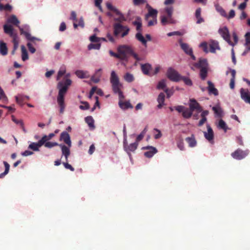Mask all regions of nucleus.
I'll list each match as a JSON object with an SVG mask.
<instances>
[{
	"instance_id": "nucleus-1",
	"label": "nucleus",
	"mask_w": 250,
	"mask_h": 250,
	"mask_svg": "<svg viewBox=\"0 0 250 250\" xmlns=\"http://www.w3.org/2000/svg\"><path fill=\"white\" fill-rule=\"evenodd\" d=\"M110 82L111 83L114 93L118 95L119 99L118 104L120 107L123 110L132 108L133 106L131 104L129 101H123V100L125 98L124 95L121 90V88L123 87V84L120 82L118 76L114 71H112L111 72Z\"/></svg>"
},
{
	"instance_id": "nucleus-2",
	"label": "nucleus",
	"mask_w": 250,
	"mask_h": 250,
	"mask_svg": "<svg viewBox=\"0 0 250 250\" xmlns=\"http://www.w3.org/2000/svg\"><path fill=\"white\" fill-rule=\"evenodd\" d=\"M71 83L72 81L70 79H66L65 82H59L58 83L57 88L59 89V92L57 101L60 107V112L61 113H63L64 112L65 108L64 96Z\"/></svg>"
},
{
	"instance_id": "nucleus-3",
	"label": "nucleus",
	"mask_w": 250,
	"mask_h": 250,
	"mask_svg": "<svg viewBox=\"0 0 250 250\" xmlns=\"http://www.w3.org/2000/svg\"><path fill=\"white\" fill-rule=\"evenodd\" d=\"M118 53L121 55L120 59L122 61L127 62L128 61V55L132 56L136 60L140 61L141 58L139 57L132 49V48L127 45H120L117 48Z\"/></svg>"
},
{
	"instance_id": "nucleus-4",
	"label": "nucleus",
	"mask_w": 250,
	"mask_h": 250,
	"mask_svg": "<svg viewBox=\"0 0 250 250\" xmlns=\"http://www.w3.org/2000/svg\"><path fill=\"white\" fill-rule=\"evenodd\" d=\"M218 33L230 45L234 46L236 44L238 41V38L235 32L232 33V37L233 39L234 42H231L230 41V36L229 31L227 26H224L222 28H220L218 30Z\"/></svg>"
},
{
	"instance_id": "nucleus-5",
	"label": "nucleus",
	"mask_w": 250,
	"mask_h": 250,
	"mask_svg": "<svg viewBox=\"0 0 250 250\" xmlns=\"http://www.w3.org/2000/svg\"><path fill=\"white\" fill-rule=\"evenodd\" d=\"M113 24V33L115 36H118L121 34V37L124 38L128 35L130 28L127 26H124L121 23V21H117Z\"/></svg>"
},
{
	"instance_id": "nucleus-6",
	"label": "nucleus",
	"mask_w": 250,
	"mask_h": 250,
	"mask_svg": "<svg viewBox=\"0 0 250 250\" xmlns=\"http://www.w3.org/2000/svg\"><path fill=\"white\" fill-rule=\"evenodd\" d=\"M138 143L137 142H134L129 145L128 144L127 140L123 141V146L125 151L127 153L129 158L131 160V152H134L137 148Z\"/></svg>"
},
{
	"instance_id": "nucleus-7",
	"label": "nucleus",
	"mask_w": 250,
	"mask_h": 250,
	"mask_svg": "<svg viewBox=\"0 0 250 250\" xmlns=\"http://www.w3.org/2000/svg\"><path fill=\"white\" fill-rule=\"evenodd\" d=\"M167 77L173 82H178L181 80L182 76L175 69L169 67L167 71Z\"/></svg>"
},
{
	"instance_id": "nucleus-8",
	"label": "nucleus",
	"mask_w": 250,
	"mask_h": 250,
	"mask_svg": "<svg viewBox=\"0 0 250 250\" xmlns=\"http://www.w3.org/2000/svg\"><path fill=\"white\" fill-rule=\"evenodd\" d=\"M106 6L107 8L115 13V14L119 16L118 18H115L114 19V21H125V19L124 16V15L115 7L113 6L111 3L109 2H107L106 4Z\"/></svg>"
},
{
	"instance_id": "nucleus-9",
	"label": "nucleus",
	"mask_w": 250,
	"mask_h": 250,
	"mask_svg": "<svg viewBox=\"0 0 250 250\" xmlns=\"http://www.w3.org/2000/svg\"><path fill=\"white\" fill-rule=\"evenodd\" d=\"M249 153L248 150H243L241 149H237L231 154V156L234 159L240 160L245 158L249 154Z\"/></svg>"
},
{
	"instance_id": "nucleus-10",
	"label": "nucleus",
	"mask_w": 250,
	"mask_h": 250,
	"mask_svg": "<svg viewBox=\"0 0 250 250\" xmlns=\"http://www.w3.org/2000/svg\"><path fill=\"white\" fill-rule=\"evenodd\" d=\"M142 149L147 150L145 152L144 155L149 158L152 157L158 151L156 148L150 146L143 147Z\"/></svg>"
},
{
	"instance_id": "nucleus-11",
	"label": "nucleus",
	"mask_w": 250,
	"mask_h": 250,
	"mask_svg": "<svg viewBox=\"0 0 250 250\" xmlns=\"http://www.w3.org/2000/svg\"><path fill=\"white\" fill-rule=\"evenodd\" d=\"M208 63L207 60L206 59L200 58L198 62L192 63V66H191V69L194 70V67L200 68L201 69L203 68H208Z\"/></svg>"
},
{
	"instance_id": "nucleus-12",
	"label": "nucleus",
	"mask_w": 250,
	"mask_h": 250,
	"mask_svg": "<svg viewBox=\"0 0 250 250\" xmlns=\"http://www.w3.org/2000/svg\"><path fill=\"white\" fill-rule=\"evenodd\" d=\"M148 10V13L145 16L146 20H147L149 17H152V19L157 18L158 11L156 9H153L149 4L146 6Z\"/></svg>"
},
{
	"instance_id": "nucleus-13",
	"label": "nucleus",
	"mask_w": 250,
	"mask_h": 250,
	"mask_svg": "<svg viewBox=\"0 0 250 250\" xmlns=\"http://www.w3.org/2000/svg\"><path fill=\"white\" fill-rule=\"evenodd\" d=\"M189 102V109L193 112L195 110H197L198 112H200L202 111V107L195 99H190Z\"/></svg>"
},
{
	"instance_id": "nucleus-14",
	"label": "nucleus",
	"mask_w": 250,
	"mask_h": 250,
	"mask_svg": "<svg viewBox=\"0 0 250 250\" xmlns=\"http://www.w3.org/2000/svg\"><path fill=\"white\" fill-rule=\"evenodd\" d=\"M207 132H204L205 138L209 142L213 141L214 139V133L211 126L209 125H207Z\"/></svg>"
},
{
	"instance_id": "nucleus-15",
	"label": "nucleus",
	"mask_w": 250,
	"mask_h": 250,
	"mask_svg": "<svg viewBox=\"0 0 250 250\" xmlns=\"http://www.w3.org/2000/svg\"><path fill=\"white\" fill-rule=\"evenodd\" d=\"M60 141H62L69 147L71 146V141L69 134L66 131H63L61 133L60 137Z\"/></svg>"
},
{
	"instance_id": "nucleus-16",
	"label": "nucleus",
	"mask_w": 250,
	"mask_h": 250,
	"mask_svg": "<svg viewBox=\"0 0 250 250\" xmlns=\"http://www.w3.org/2000/svg\"><path fill=\"white\" fill-rule=\"evenodd\" d=\"M240 93L241 99L246 103L250 104V94L249 93L248 90L241 88L240 89Z\"/></svg>"
},
{
	"instance_id": "nucleus-17",
	"label": "nucleus",
	"mask_w": 250,
	"mask_h": 250,
	"mask_svg": "<svg viewBox=\"0 0 250 250\" xmlns=\"http://www.w3.org/2000/svg\"><path fill=\"white\" fill-rule=\"evenodd\" d=\"M18 27L20 30L21 34L24 35L26 39L27 40L30 41H34V40L38 41H41V40L40 39L37 38L35 37H32L30 33H29L28 32H27L26 31H25L23 30V28L21 27L19 25Z\"/></svg>"
},
{
	"instance_id": "nucleus-18",
	"label": "nucleus",
	"mask_w": 250,
	"mask_h": 250,
	"mask_svg": "<svg viewBox=\"0 0 250 250\" xmlns=\"http://www.w3.org/2000/svg\"><path fill=\"white\" fill-rule=\"evenodd\" d=\"M179 43L181 49L187 55H188L193 51L192 48L188 43L183 42L181 40L179 41Z\"/></svg>"
},
{
	"instance_id": "nucleus-19",
	"label": "nucleus",
	"mask_w": 250,
	"mask_h": 250,
	"mask_svg": "<svg viewBox=\"0 0 250 250\" xmlns=\"http://www.w3.org/2000/svg\"><path fill=\"white\" fill-rule=\"evenodd\" d=\"M59 146L61 148L62 155L64 156L65 161L67 162L68 161V158L70 154V147H69L68 146H67L63 144L59 145Z\"/></svg>"
},
{
	"instance_id": "nucleus-20",
	"label": "nucleus",
	"mask_w": 250,
	"mask_h": 250,
	"mask_svg": "<svg viewBox=\"0 0 250 250\" xmlns=\"http://www.w3.org/2000/svg\"><path fill=\"white\" fill-rule=\"evenodd\" d=\"M43 145V143L41 139L39 140L38 142L31 143L28 146V148L34 151H39V148Z\"/></svg>"
},
{
	"instance_id": "nucleus-21",
	"label": "nucleus",
	"mask_w": 250,
	"mask_h": 250,
	"mask_svg": "<svg viewBox=\"0 0 250 250\" xmlns=\"http://www.w3.org/2000/svg\"><path fill=\"white\" fill-rule=\"evenodd\" d=\"M3 30L5 33L8 34L11 37H16V33L14 32V28L11 25L4 24L3 25Z\"/></svg>"
},
{
	"instance_id": "nucleus-22",
	"label": "nucleus",
	"mask_w": 250,
	"mask_h": 250,
	"mask_svg": "<svg viewBox=\"0 0 250 250\" xmlns=\"http://www.w3.org/2000/svg\"><path fill=\"white\" fill-rule=\"evenodd\" d=\"M141 70L143 73L146 75L151 76L150 70L152 69L151 65L148 63L141 64Z\"/></svg>"
},
{
	"instance_id": "nucleus-23",
	"label": "nucleus",
	"mask_w": 250,
	"mask_h": 250,
	"mask_svg": "<svg viewBox=\"0 0 250 250\" xmlns=\"http://www.w3.org/2000/svg\"><path fill=\"white\" fill-rule=\"evenodd\" d=\"M208 93L210 94H213L215 96L218 95V92L217 89L214 87L213 83L210 81H208Z\"/></svg>"
},
{
	"instance_id": "nucleus-24",
	"label": "nucleus",
	"mask_w": 250,
	"mask_h": 250,
	"mask_svg": "<svg viewBox=\"0 0 250 250\" xmlns=\"http://www.w3.org/2000/svg\"><path fill=\"white\" fill-rule=\"evenodd\" d=\"M7 21L8 23L12 24L16 26H18L20 23V21L15 15H11L8 18Z\"/></svg>"
},
{
	"instance_id": "nucleus-25",
	"label": "nucleus",
	"mask_w": 250,
	"mask_h": 250,
	"mask_svg": "<svg viewBox=\"0 0 250 250\" xmlns=\"http://www.w3.org/2000/svg\"><path fill=\"white\" fill-rule=\"evenodd\" d=\"M190 147H194L197 145V142L195 140L194 135H192L191 137H187L185 139Z\"/></svg>"
},
{
	"instance_id": "nucleus-26",
	"label": "nucleus",
	"mask_w": 250,
	"mask_h": 250,
	"mask_svg": "<svg viewBox=\"0 0 250 250\" xmlns=\"http://www.w3.org/2000/svg\"><path fill=\"white\" fill-rule=\"evenodd\" d=\"M75 74L80 79L88 78L89 76L87 71L82 70H76Z\"/></svg>"
},
{
	"instance_id": "nucleus-27",
	"label": "nucleus",
	"mask_w": 250,
	"mask_h": 250,
	"mask_svg": "<svg viewBox=\"0 0 250 250\" xmlns=\"http://www.w3.org/2000/svg\"><path fill=\"white\" fill-rule=\"evenodd\" d=\"M212 109L214 111L216 117H221L223 116V110L219 104L213 106Z\"/></svg>"
},
{
	"instance_id": "nucleus-28",
	"label": "nucleus",
	"mask_w": 250,
	"mask_h": 250,
	"mask_svg": "<svg viewBox=\"0 0 250 250\" xmlns=\"http://www.w3.org/2000/svg\"><path fill=\"white\" fill-rule=\"evenodd\" d=\"M209 47H210V51L211 53H215L216 51V50L220 49V47L219 46L218 42L216 41H211L209 43Z\"/></svg>"
},
{
	"instance_id": "nucleus-29",
	"label": "nucleus",
	"mask_w": 250,
	"mask_h": 250,
	"mask_svg": "<svg viewBox=\"0 0 250 250\" xmlns=\"http://www.w3.org/2000/svg\"><path fill=\"white\" fill-rule=\"evenodd\" d=\"M7 47L6 44L2 41L0 40V53L3 56L7 54Z\"/></svg>"
},
{
	"instance_id": "nucleus-30",
	"label": "nucleus",
	"mask_w": 250,
	"mask_h": 250,
	"mask_svg": "<svg viewBox=\"0 0 250 250\" xmlns=\"http://www.w3.org/2000/svg\"><path fill=\"white\" fill-rule=\"evenodd\" d=\"M132 24L136 26V30L138 32H140L142 30V20L141 18L139 17H137L136 20L132 22Z\"/></svg>"
},
{
	"instance_id": "nucleus-31",
	"label": "nucleus",
	"mask_w": 250,
	"mask_h": 250,
	"mask_svg": "<svg viewBox=\"0 0 250 250\" xmlns=\"http://www.w3.org/2000/svg\"><path fill=\"white\" fill-rule=\"evenodd\" d=\"M85 121L88 125L89 128L91 129H94L95 128L94 125V120L92 116H87L85 118Z\"/></svg>"
},
{
	"instance_id": "nucleus-32",
	"label": "nucleus",
	"mask_w": 250,
	"mask_h": 250,
	"mask_svg": "<svg viewBox=\"0 0 250 250\" xmlns=\"http://www.w3.org/2000/svg\"><path fill=\"white\" fill-rule=\"evenodd\" d=\"M136 39L144 45L146 46L147 40L144 38L140 32H138L135 35Z\"/></svg>"
},
{
	"instance_id": "nucleus-33",
	"label": "nucleus",
	"mask_w": 250,
	"mask_h": 250,
	"mask_svg": "<svg viewBox=\"0 0 250 250\" xmlns=\"http://www.w3.org/2000/svg\"><path fill=\"white\" fill-rule=\"evenodd\" d=\"M21 59L23 61L25 62L28 60L29 57L27 51L25 47L22 45H21Z\"/></svg>"
},
{
	"instance_id": "nucleus-34",
	"label": "nucleus",
	"mask_w": 250,
	"mask_h": 250,
	"mask_svg": "<svg viewBox=\"0 0 250 250\" xmlns=\"http://www.w3.org/2000/svg\"><path fill=\"white\" fill-rule=\"evenodd\" d=\"M3 163L5 167V170L3 173H1L0 174V178H2L6 175H7L9 172V168H10V165L7 162L3 161Z\"/></svg>"
},
{
	"instance_id": "nucleus-35",
	"label": "nucleus",
	"mask_w": 250,
	"mask_h": 250,
	"mask_svg": "<svg viewBox=\"0 0 250 250\" xmlns=\"http://www.w3.org/2000/svg\"><path fill=\"white\" fill-rule=\"evenodd\" d=\"M193 114V111L190 109L185 108L183 113L182 115L184 118L188 119L191 117Z\"/></svg>"
},
{
	"instance_id": "nucleus-36",
	"label": "nucleus",
	"mask_w": 250,
	"mask_h": 250,
	"mask_svg": "<svg viewBox=\"0 0 250 250\" xmlns=\"http://www.w3.org/2000/svg\"><path fill=\"white\" fill-rule=\"evenodd\" d=\"M215 9L216 11L220 13V14L224 17H227V14L225 11V10L218 4L215 5Z\"/></svg>"
},
{
	"instance_id": "nucleus-37",
	"label": "nucleus",
	"mask_w": 250,
	"mask_h": 250,
	"mask_svg": "<svg viewBox=\"0 0 250 250\" xmlns=\"http://www.w3.org/2000/svg\"><path fill=\"white\" fill-rule=\"evenodd\" d=\"M164 11L167 13V17L171 18L173 11V7L171 6H167L165 8Z\"/></svg>"
},
{
	"instance_id": "nucleus-38",
	"label": "nucleus",
	"mask_w": 250,
	"mask_h": 250,
	"mask_svg": "<svg viewBox=\"0 0 250 250\" xmlns=\"http://www.w3.org/2000/svg\"><path fill=\"white\" fill-rule=\"evenodd\" d=\"M166 82L167 81L165 79L159 81L157 86V88L158 89H163L164 90L165 88H167Z\"/></svg>"
},
{
	"instance_id": "nucleus-39",
	"label": "nucleus",
	"mask_w": 250,
	"mask_h": 250,
	"mask_svg": "<svg viewBox=\"0 0 250 250\" xmlns=\"http://www.w3.org/2000/svg\"><path fill=\"white\" fill-rule=\"evenodd\" d=\"M218 127L219 128L222 129L224 130V131L226 132L228 129V126L226 124V123L223 120L221 119L219 120L218 125Z\"/></svg>"
},
{
	"instance_id": "nucleus-40",
	"label": "nucleus",
	"mask_w": 250,
	"mask_h": 250,
	"mask_svg": "<svg viewBox=\"0 0 250 250\" xmlns=\"http://www.w3.org/2000/svg\"><path fill=\"white\" fill-rule=\"evenodd\" d=\"M124 78L125 80L128 83H131L134 80V77L133 75L128 72L125 73V74L124 75Z\"/></svg>"
},
{
	"instance_id": "nucleus-41",
	"label": "nucleus",
	"mask_w": 250,
	"mask_h": 250,
	"mask_svg": "<svg viewBox=\"0 0 250 250\" xmlns=\"http://www.w3.org/2000/svg\"><path fill=\"white\" fill-rule=\"evenodd\" d=\"M245 45H247V49L250 50V32H248L245 34Z\"/></svg>"
},
{
	"instance_id": "nucleus-42",
	"label": "nucleus",
	"mask_w": 250,
	"mask_h": 250,
	"mask_svg": "<svg viewBox=\"0 0 250 250\" xmlns=\"http://www.w3.org/2000/svg\"><path fill=\"white\" fill-rule=\"evenodd\" d=\"M59 145L60 144H59L57 142H49L48 141L45 142V143L44 144H43V145L45 147L49 148H51L55 146H59Z\"/></svg>"
},
{
	"instance_id": "nucleus-43",
	"label": "nucleus",
	"mask_w": 250,
	"mask_h": 250,
	"mask_svg": "<svg viewBox=\"0 0 250 250\" xmlns=\"http://www.w3.org/2000/svg\"><path fill=\"white\" fill-rule=\"evenodd\" d=\"M54 136V134L52 133H50L48 135H43L42 138L41 139L43 144L45 143V142L49 141L52 139V137Z\"/></svg>"
},
{
	"instance_id": "nucleus-44",
	"label": "nucleus",
	"mask_w": 250,
	"mask_h": 250,
	"mask_svg": "<svg viewBox=\"0 0 250 250\" xmlns=\"http://www.w3.org/2000/svg\"><path fill=\"white\" fill-rule=\"evenodd\" d=\"M100 47H101V44L99 43H97L96 44L91 43L88 45V49L89 50H91V49L99 50V49H100Z\"/></svg>"
},
{
	"instance_id": "nucleus-45",
	"label": "nucleus",
	"mask_w": 250,
	"mask_h": 250,
	"mask_svg": "<svg viewBox=\"0 0 250 250\" xmlns=\"http://www.w3.org/2000/svg\"><path fill=\"white\" fill-rule=\"evenodd\" d=\"M15 99H16V102L18 104H19L21 105H23L22 102L24 99V95L20 94L18 96H15Z\"/></svg>"
},
{
	"instance_id": "nucleus-46",
	"label": "nucleus",
	"mask_w": 250,
	"mask_h": 250,
	"mask_svg": "<svg viewBox=\"0 0 250 250\" xmlns=\"http://www.w3.org/2000/svg\"><path fill=\"white\" fill-rule=\"evenodd\" d=\"M208 68H203L200 69V75L202 80H205L207 77L208 73Z\"/></svg>"
},
{
	"instance_id": "nucleus-47",
	"label": "nucleus",
	"mask_w": 250,
	"mask_h": 250,
	"mask_svg": "<svg viewBox=\"0 0 250 250\" xmlns=\"http://www.w3.org/2000/svg\"><path fill=\"white\" fill-rule=\"evenodd\" d=\"M165 99V95L164 93L161 92L158 97L157 102L158 103L164 104Z\"/></svg>"
},
{
	"instance_id": "nucleus-48",
	"label": "nucleus",
	"mask_w": 250,
	"mask_h": 250,
	"mask_svg": "<svg viewBox=\"0 0 250 250\" xmlns=\"http://www.w3.org/2000/svg\"><path fill=\"white\" fill-rule=\"evenodd\" d=\"M181 80H183L184 82L185 83V84H187V85L191 86L192 85L191 80L188 78L182 76Z\"/></svg>"
},
{
	"instance_id": "nucleus-49",
	"label": "nucleus",
	"mask_w": 250,
	"mask_h": 250,
	"mask_svg": "<svg viewBox=\"0 0 250 250\" xmlns=\"http://www.w3.org/2000/svg\"><path fill=\"white\" fill-rule=\"evenodd\" d=\"M82 104L84 105H81L79 108L82 110H87L89 108V105L87 102H81Z\"/></svg>"
},
{
	"instance_id": "nucleus-50",
	"label": "nucleus",
	"mask_w": 250,
	"mask_h": 250,
	"mask_svg": "<svg viewBox=\"0 0 250 250\" xmlns=\"http://www.w3.org/2000/svg\"><path fill=\"white\" fill-rule=\"evenodd\" d=\"M199 47L203 48V51L206 53H208V44L206 42H202L200 45Z\"/></svg>"
},
{
	"instance_id": "nucleus-51",
	"label": "nucleus",
	"mask_w": 250,
	"mask_h": 250,
	"mask_svg": "<svg viewBox=\"0 0 250 250\" xmlns=\"http://www.w3.org/2000/svg\"><path fill=\"white\" fill-rule=\"evenodd\" d=\"M13 42L14 44L13 48H14V50H17L18 46H19V42L17 40V35H16V37H13Z\"/></svg>"
},
{
	"instance_id": "nucleus-52",
	"label": "nucleus",
	"mask_w": 250,
	"mask_h": 250,
	"mask_svg": "<svg viewBox=\"0 0 250 250\" xmlns=\"http://www.w3.org/2000/svg\"><path fill=\"white\" fill-rule=\"evenodd\" d=\"M169 19V18L167 17V16L166 17V16H162L161 17V23L163 25H166L168 21V19ZM170 18H169L170 19Z\"/></svg>"
},
{
	"instance_id": "nucleus-53",
	"label": "nucleus",
	"mask_w": 250,
	"mask_h": 250,
	"mask_svg": "<svg viewBox=\"0 0 250 250\" xmlns=\"http://www.w3.org/2000/svg\"><path fill=\"white\" fill-rule=\"evenodd\" d=\"M177 147L181 150H184L185 149L184 144L182 140L179 141L177 142Z\"/></svg>"
},
{
	"instance_id": "nucleus-54",
	"label": "nucleus",
	"mask_w": 250,
	"mask_h": 250,
	"mask_svg": "<svg viewBox=\"0 0 250 250\" xmlns=\"http://www.w3.org/2000/svg\"><path fill=\"white\" fill-rule=\"evenodd\" d=\"M12 120L16 124L22 126L23 122L22 120H19L16 119L13 116H12Z\"/></svg>"
},
{
	"instance_id": "nucleus-55",
	"label": "nucleus",
	"mask_w": 250,
	"mask_h": 250,
	"mask_svg": "<svg viewBox=\"0 0 250 250\" xmlns=\"http://www.w3.org/2000/svg\"><path fill=\"white\" fill-rule=\"evenodd\" d=\"M27 46L28 48L29 51L33 54L36 52V49L32 46L30 42H27Z\"/></svg>"
},
{
	"instance_id": "nucleus-56",
	"label": "nucleus",
	"mask_w": 250,
	"mask_h": 250,
	"mask_svg": "<svg viewBox=\"0 0 250 250\" xmlns=\"http://www.w3.org/2000/svg\"><path fill=\"white\" fill-rule=\"evenodd\" d=\"M90 41L91 42H98L100 41V39L98 38L95 35L91 36L90 38Z\"/></svg>"
},
{
	"instance_id": "nucleus-57",
	"label": "nucleus",
	"mask_w": 250,
	"mask_h": 250,
	"mask_svg": "<svg viewBox=\"0 0 250 250\" xmlns=\"http://www.w3.org/2000/svg\"><path fill=\"white\" fill-rule=\"evenodd\" d=\"M182 34L179 31H173L171 32H169L167 34V36L168 37H171L172 36H181Z\"/></svg>"
},
{
	"instance_id": "nucleus-58",
	"label": "nucleus",
	"mask_w": 250,
	"mask_h": 250,
	"mask_svg": "<svg viewBox=\"0 0 250 250\" xmlns=\"http://www.w3.org/2000/svg\"><path fill=\"white\" fill-rule=\"evenodd\" d=\"M174 108L179 113H183L184 110L185 109V107L183 105H178L174 107Z\"/></svg>"
},
{
	"instance_id": "nucleus-59",
	"label": "nucleus",
	"mask_w": 250,
	"mask_h": 250,
	"mask_svg": "<svg viewBox=\"0 0 250 250\" xmlns=\"http://www.w3.org/2000/svg\"><path fill=\"white\" fill-rule=\"evenodd\" d=\"M62 164L63 165L64 167L65 168L70 169L71 171H74V168L67 162H63L62 163Z\"/></svg>"
},
{
	"instance_id": "nucleus-60",
	"label": "nucleus",
	"mask_w": 250,
	"mask_h": 250,
	"mask_svg": "<svg viewBox=\"0 0 250 250\" xmlns=\"http://www.w3.org/2000/svg\"><path fill=\"white\" fill-rule=\"evenodd\" d=\"M66 29V24L64 22H62L61 23L60 27H59V31L61 32H63Z\"/></svg>"
},
{
	"instance_id": "nucleus-61",
	"label": "nucleus",
	"mask_w": 250,
	"mask_h": 250,
	"mask_svg": "<svg viewBox=\"0 0 250 250\" xmlns=\"http://www.w3.org/2000/svg\"><path fill=\"white\" fill-rule=\"evenodd\" d=\"M164 91L166 93L167 98H170L173 94V91L169 89L168 88H165L164 89Z\"/></svg>"
},
{
	"instance_id": "nucleus-62",
	"label": "nucleus",
	"mask_w": 250,
	"mask_h": 250,
	"mask_svg": "<svg viewBox=\"0 0 250 250\" xmlns=\"http://www.w3.org/2000/svg\"><path fill=\"white\" fill-rule=\"evenodd\" d=\"M109 54L111 56L114 57L119 59H120V58L121 57V55L119 54V53H116L114 52L113 51H112V50H110L109 51Z\"/></svg>"
},
{
	"instance_id": "nucleus-63",
	"label": "nucleus",
	"mask_w": 250,
	"mask_h": 250,
	"mask_svg": "<svg viewBox=\"0 0 250 250\" xmlns=\"http://www.w3.org/2000/svg\"><path fill=\"white\" fill-rule=\"evenodd\" d=\"M33 153H34L32 151L26 150L21 153V155L23 156H24V157H26L28 156L31 155L33 154Z\"/></svg>"
},
{
	"instance_id": "nucleus-64",
	"label": "nucleus",
	"mask_w": 250,
	"mask_h": 250,
	"mask_svg": "<svg viewBox=\"0 0 250 250\" xmlns=\"http://www.w3.org/2000/svg\"><path fill=\"white\" fill-rule=\"evenodd\" d=\"M65 73V70H60L58 73L57 80H59L60 78Z\"/></svg>"
}]
</instances>
